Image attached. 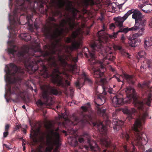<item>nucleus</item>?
<instances>
[{"instance_id":"nucleus-22","label":"nucleus","mask_w":152,"mask_h":152,"mask_svg":"<svg viewBox=\"0 0 152 152\" xmlns=\"http://www.w3.org/2000/svg\"><path fill=\"white\" fill-rule=\"evenodd\" d=\"M83 4L86 6H94L97 4L98 0H82Z\"/></svg>"},{"instance_id":"nucleus-11","label":"nucleus","mask_w":152,"mask_h":152,"mask_svg":"<svg viewBox=\"0 0 152 152\" xmlns=\"http://www.w3.org/2000/svg\"><path fill=\"white\" fill-rule=\"evenodd\" d=\"M5 71L7 75L13 76H15L16 74L22 75L25 73L24 69L20 67H18L13 63H10L9 67L6 65Z\"/></svg>"},{"instance_id":"nucleus-9","label":"nucleus","mask_w":152,"mask_h":152,"mask_svg":"<svg viewBox=\"0 0 152 152\" xmlns=\"http://www.w3.org/2000/svg\"><path fill=\"white\" fill-rule=\"evenodd\" d=\"M89 135L88 133H84L83 135L79 137L78 141L80 143L83 142L84 141V137H86L87 139V141L88 143V145L85 146V148L86 149L88 150H90L94 152H100V148L99 147L96 142L94 141L91 140L89 138Z\"/></svg>"},{"instance_id":"nucleus-1","label":"nucleus","mask_w":152,"mask_h":152,"mask_svg":"<svg viewBox=\"0 0 152 152\" xmlns=\"http://www.w3.org/2000/svg\"><path fill=\"white\" fill-rule=\"evenodd\" d=\"M72 1H68L65 10L71 12L73 18L68 17L67 20L63 19L60 25V30L57 29L53 34L47 27L44 29L45 37H49L53 40L54 42L52 43V48L50 46L45 45V47L50 51L44 52L40 48L37 51L34 49H30L28 47L25 48L22 51H18L16 50L17 47L14 45V58L19 62H22L28 70L35 72L37 70L40 71V74L45 78L50 77L52 82L56 84L58 86L63 88L65 91L68 86H70V83L67 80H65L63 76L60 75L62 73L66 78L70 80L71 76L66 71H69L73 74L76 68V63L77 61L78 57H74L71 55V52L79 48L81 44V41L77 40L76 39L77 34L73 32L70 37L66 38L65 42L67 43L72 42L70 46H65V52L67 55L63 54L61 55L62 50L56 49L57 46L59 45L60 39H58L64 31L63 28L68 23L70 30H72L78 24L75 21V19L77 15L76 12L78 10L72 7Z\"/></svg>"},{"instance_id":"nucleus-45","label":"nucleus","mask_w":152,"mask_h":152,"mask_svg":"<svg viewBox=\"0 0 152 152\" xmlns=\"http://www.w3.org/2000/svg\"><path fill=\"white\" fill-rule=\"evenodd\" d=\"M125 37L124 36V34H122L121 35V40L122 42H124L125 39Z\"/></svg>"},{"instance_id":"nucleus-54","label":"nucleus","mask_w":152,"mask_h":152,"mask_svg":"<svg viewBox=\"0 0 152 152\" xmlns=\"http://www.w3.org/2000/svg\"><path fill=\"white\" fill-rule=\"evenodd\" d=\"M61 106L60 105H58L56 107L57 109H58V108L61 107Z\"/></svg>"},{"instance_id":"nucleus-41","label":"nucleus","mask_w":152,"mask_h":152,"mask_svg":"<svg viewBox=\"0 0 152 152\" xmlns=\"http://www.w3.org/2000/svg\"><path fill=\"white\" fill-rule=\"evenodd\" d=\"M9 134V131H5V132L3 133V137L4 138L7 137L8 135Z\"/></svg>"},{"instance_id":"nucleus-51","label":"nucleus","mask_w":152,"mask_h":152,"mask_svg":"<svg viewBox=\"0 0 152 152\" xmlns=\"http://www.w3.org/2000/svg\"><path fill=\"white\" fill-rule=\"evenodd\" d=\"M78 142L77 140H76L75 142V146H76L78 145Z\"/></svg>"},{"instance_id":"nucleus-13","label":"nucleus","mask_w":152,"mask_h":152,"mask_svg":"<svg viewBox=\"0 0 152 152\" xmlns=\"http://www.w3.org/2000/svg\"><path fill=\"white\" fill-rule=\"evenodd\" d=\"M116 25L119 28V30L116 32L115 34L113 37H117V36L119 32H123L125 33H127L129 31H136L140 30L138 26H137L138 24L136 22H135L134 26L131 28H129L128 27L124 28L123 26H123L120 27L119 26H118V25L116 24V22L115 23Z\"/></svg>"},{"instance_id":"nucleus-30","label":"nucleus","mask_w":152,"mask_h":152,"mask_svg":"<svg viewBox=\"0 0 152 152\" xmlns=\"http://www.w3.org/2000/svg\"><path fill=\"white\" fill-rule=\"evenodd\" d=\"M53 15L54 16H58L59 15L60 16V18H61L62 16V13L61 10H57L54 12Z\"/></svg>"},{"instance_id":"nucleus-16","label":"nucleus","mask_w":152,"mask_h":152,"mask_svg":"<svg viewBox=\"0 0 152 152\" xmlns=\"http://www.w3.org/2000/svg\"><path fill=\"white\" fill-rule=\"evenodd\" d=\"M96 93V94L95 96L94 102L98 105H101L103 104L105 101V98L104 95L102 94H98V91L97 90V88H94Z\"/></svg>"},{"instance_id":"nucleus-14","label":"nucleus","mask_w":152,"mask_h":152,"mask_svg":"<svg viewBox=\"0 0 152 152\" xmlns=\"http://www.w3.org/2000/svg\"><path fill=\"white\" fill-rule=\"evenodd\" d=\"M8 90L10 94H15L16 95V100L19 99L20 98H22L24 95L23 91L18 86H15L12 89L10 87L9 88Z\"/></svg>"},{"instance_id":"nucleus-10","label":"nucleus","mask_w":152,"mask_h":152,"mask_svg":"<svg viewBox=\"0 0 152 152\" xmlns=\"http://www.w3.org/2000/svg\"><path fill=\"white\" fill-rule=\"evenodd\" d=\"M42 91V96L44 100L48 102L49 99H51L49 96V94L54 95H57L59 93L58 91L56 88L52 87L49 85H43L40 86Z\"/></svg>"},{"instance_id":"nucleus-31","label":"nucleus","mask_w":152,"mask_h":152,"mask_svg":"<svg viewBox=\"0 0 152 152\" xmlns=\"http://www.w3.org/2000/svg\"><path fill=\"white\" fill-rule=\"evenodd\" d=\"M60 118H63L66 121L69 120L68 115L66 113V112L64 113H62L61 115H60Z\"/></svg>"},{"instance_id":"nucleus-28","label":"nucleus","mask_w":152,"mask_h":152,"mask_svg":"<svg viewBox=\"0 0 152 152\" xmlns=\"http://www.w3.org/2000/svg\"><path fill=\"white\" fill-rule=\"evenodd\" d=\"M82 77L84 79L85 82H88L90 84H92L93 83L92 81L86 76V74L85 73H83L82 74Z\"/></svg>"},{"instance_id":"nucleus-58","label":"nucleus","mask_w":152,"mask_h":152,"mask_svg":"<svg viewBox=\"0 0 152 152\" xmlns=\"http://www.w3.org/2000/svg\"><path fill=\"white\" fill-rule=\"evenodd\" d=\"M26 144L23 143V142L22 143V145L23 146H24Z\"/></svg>"},{"instance_id":"nucleus-3","label":"nucleus","mask_w":152,"mask_h":152,"mask_svg":"<svg viewBox=\"0 0 152 152\" xmlns=\"http://www.w3.org/2000/svg\"><path fill=\"white\" fill-rule=\"evenodd\" d=\"M86 49L88 51V54L85 53V55L87 58H89V63L91 65H94V66H92V72L93 77L96 79V83L98 84L101 85L106 84L107 81L104 76V72H101L99 69H96L95 67L97 66V64H99L102 68H103V65L109 64L110 61H113L115 59V57L112 54L113 53L111 51L107 52L106 50H104L103 54L101 53V51H99L101 55L104 56L102 61H99L95 59V52L96 51L92 50L91 52L89 50L88 48H86Z\"/></svg>"},{"instance_id":"nucleus-44","label":"nucleus","mask_w":152,"mask_h":152,"mask_svg":"<svg viewBox=\"0 0 152 152\" xmlns=\"http://www.w3.org/2000/svg\"><path fill=\"white\" fill-rule=\"evenodd\" d=\"M28 26H29V30L31 31H34V28L33 27V25L31 24L28 23Z\"/></svg>"},{"instance_id":"nucleus-38","label":"nucleus","mask_w":152,"mask_h":152,"mask_svg":"<svg viewBox=\"0 0 152 152\" xmlns=\"http://www.w3.org/2000/svg\"><path fill=\"white\" fill-rule=\"evenodd\" d=\"M52 126V124L50 122L47 124L45 125V127L47 129H50Z\"/></svg>"},{"instance_id":"nucleus-35","label":"nucleus","mask_w":152,"mask_h":152,"mask_svg":"<svg viewBox=\"0 0 152 152\" xmlns=\"http://www.w3.org/2000/svg\"><path fill=\"white\" fill-rule=\"evenodd\" d=\"M10 125L9 124H6L5 126L4 130L5 131H9L10 128Z\"/></svg>"},{"instance_id":"nucleus-21","label":"nucleus","mask_w":152,"mask_h":152,"mask_svg":"<svg viewBox=\"0 0 152 152\" xmlns=\"http://www.w3.org/2000/svg\"><path fill=\"white\" fill-rule=\"evenodd\" d=\"M107 83L105 84L102 85V86L103 90L102 93L104 95L106 94L107 92L110 94H113V90L112 88L110 87L109 86H107Z\"/></svg>"},{"instance_id":"nucleus-47","label":"nucleus","mask_w":152,"mask_h":152,"mask_svg":"<svg viewBox=\"0 0 152 152\" xmlns=\"http://www.w3.org/2000/svg\"><path fill=\"white\" fill-rule=\"evenodd\" d=\"M149 26L151 28H152V18L151 19V21L149 24Z\"/></svg>"},{"instance_id":"nucleus-56","label":"nucleus","mask_w":152,"mask_h":152,"mask_svg":"<svg viewBox=\"0 0 152 152\" xmlns=\"http://www.w3.org/2000/svg\"><path fill=\"white\" fill-rule=\"evenodd\" d=\"M62 132L63 133H64V134H66V131L65 130L63 131Z\"/></svg>"},{"instance_id":"nucleus-49","label":"nucleus","mask_w":152,"mask_h":152,"mask_svg":"<svg viewBox=\"0 0 152 152\" xmlns=\"http://www.w3.org/2000/svg\"><path fill=\"white\" fill-rule=\"evenodd\" d=\"M145 152H152V149H149L146 150Z\"/></svg>"},{"instance_id":"nucleus-4","label":"nucleus","mask_w":152,"mask_h":152,"mask_svg":"<svg viewBox=\"0 0 152 152\" xmlns=\"http://www.w3.org/2000/svg\"><path fill=\"white\" fill-rule=\"evenodd\" d=\"M102 28V29L99 31L97 34L98 39L91 43V45L92 50L101 51V53L103 54L104 50H106V52H107L111 51V47H104L103 44L107 43L109 38L113 39L116 37H113L115 34L116 32H114L113 35H110L104 32L106 30V28L104 24H103Z\"/></svg>"},{"instance_id":"nucleus-59","label":"nucleus","mask_w":152,"mask_h":152,"mask_svg":"<svg viewBox=\"0 0 152 152\" xmlns=\"http://www.w3.org/2000/svg\"><path fill=\"white\" fill-rule=\"evenodd\" d=\"M25 150H26V148H25V146H23V150L24 151H25Z\"/></svg>"},{"instance_id":"nucleus-37","label":"nucleus","mask_w":152,"mask_h":152,"mask_svg":"<svg viewBox=\"0 0 152 152\" xmlns=\"http://www.w3.org/2000/svg\"><path fill=\"white\" fill-rule=\"evenodd\" d=\"M124 152H134L133 151H129L127 148V146L126 145H124L123 146Z\"/></svg>"},{"instance_id":"nucleus-60","label":"nucleus","mask_w":152,"mask_h":152,"mask_svg":"<svg viewBox=\"0 0 152 152\" xmlns=\"http://www.w3.org/2000/svg\"><path fill=\"white\" fill-rule=\"evenodd\" d=\"M23 131L24 133H26V130L25 129H24L23 130Z\"/></svg>"},{"instance_id":"nucleus-18","label":"nucleus","mask_w":152,"mask_h":152,"mask_svg":"<svg viewBox=\"0 0 152 152\" xmlns=\"http://www.w3.org/2000/svg\"><path fill=\"white\" fill-rule=\"evenodd\" d=\"M136 23L138 24L137 26L140 29V30L137 33L140 35H142L143 31L145 30L144 26L146 24V20H142L141 19L139 22H136Z\"/></svg>"},{"instance_id":"nucleus-27","label":"nucleus","mask_w":152,"mask_h":152,"mask_svg":"<svg viewBox=\"0 0 152 152\" xmlns=\"http://www.w3.org/2000/svg\"><path fill=\"white\" fill-rule=\"evenodd\" d=\"M58 1V8L60 9H64L65 4V2L64 0H57Z\"/></svg>"},{"instance_id":"nucleus-36","label":"nucleus","mask_w":152,"mask_h":152,"mask_svg":"<svg viewBox=\"0 0 152 152\" xmlns=\"http://www.w3.org/2000/svg\"><path fill=\"white\" fill-rule=\"evenodd\" d=\"M31 152H42L41 150L39 149L31 148Z\"/></svg>"},{"instance_id":"nucleus-53","label":"nucleus","mask_w":152,"mask_h":152,"mask_svg":"<svg viewBox=\"0 0 152 152\" xmlns=\"http://www.w3.org/2000/svg\"><path fill=\"white\" fill-rule=\"evenodd\" d=\"M12 42V41H9L8 42V43L9 45H10L11 44Z\"/></svg>"},{"instance_id":"nucleus-8","label":"nucleus","mask_w":152,"mask_h":152,"mask_svg":"<svg viewBox=\"0 0 152 152\" xmlns=\"http://www.w3.org/2000/svg\"><path fill=\"white\" fill-rule=\"evenodd\" d=\"M87 106H83L81 107V109L83 112L81 113L80 116L82 119L80 120L75 115L73 116L74 121L77 122L76 124H78L80 123L81 124V126H83L86 123H88L89 121L92 120V118L90 115H87L85 114L84 112H86L90 110V105L89 103H88L87 104Z\"/></svg>"},{"instance_id":"nucleus-34","label":"nucleus","mask_w":152,"mask_h":152,"mask_svg":"<svg viewBox=\"0 0 152 152\" xmlns=\"http://www.w3.org/2000/svg\"><path fill=\"white\" fill-rule=\"evenodd\" d=\"M116 25H116V24H115V25L114 24V23H112L110 25V29H111V30H114L115 28V26Z\"/></svg>"},{"instance_id":"nucleus-17","label":"nucleus","mask_w":152,"mask_h":152,"mask_svg":"<svg viewBox=\"0 0 152 152\" xmlns=\"http://www.w3.org/2000/svg\"><path fill=\"white\" fill-rule=\"evenodd\" d=\"M141 36L139 34L137 33L132 34V36L130 37L129 38V39L130 41L129 42L130 45L133 47L137 46L139 42L137 37Z\"/></svg>"},{"instance_id":"nucleus-42","label":"nucleus","mask_w":152,"mask_h":152,"mask_svg":"<svg viewBox=\"0 0 152 152\" xmlns=\"http://www.w3.org/2000/svg\"><path fill=\"white\" fill-rule=\"evenodd\" d=\"M145 62H146V64H147V66L148 68H150V64L151 63V61H150L149 60H146L145 61Z\"/></svg>"},{"instance_id":"nucleus-29","label":"nucleus","mask_w":152,"mask_h":152,"mask_svg":"<svg viewBox=\"0 0 152 152\" xmlns=\"http://www.w3.org/2000/svg\"><path fill=\"white\" fill-rule=\"evenodd\" d=\"M146 56V53L145 51L143 50H140L138 53L137 58L139 59L140 58H144Z\"/></svg>"},{"instance_id":"nucleus-33","label":"nucleus","mask_w":152,"mask_h":152,"mask_svg":"<svg viewBox=\"0 0 152 152\" xmlns=\"http://www.w3.org/2000/svg\"><path fill=\"white\" fill-rule=\"evenodd\" d=\"M75 85L77 88L79 89L82 86H81V84H80L78 79L77 80V81L75 83Z\"/></svg>"},{"instance_id":"nucleus-48","label":"nucleus","mask_w":152,"mask_h":152,"mask_svg":"<svg viewBox=\"0 0 152 152\" xmlns=\"http://www.w3.org/2000/svg\"><path fill=\"white\" fill-rule=\"evenodd\" d=\"M142 2L144 4H147L148 3V0H142Z\"/></svg>"},{"instance_id":"nucleus-26","label":"nucleus","mask_w":152,"mask_h":152,"mask_svg":"<svg viewBox=\"0 0 152 152\" xmlns=\"http://www.w3.org/2000/svg\"><path fill=\"white\" fill-rule=\"evenodd\" d=\"M151 39L150 38L146 39L144 42V47L145 48L152 45V43L151 42Z\"/></svg>"},{"instance_id":"nucleus-12","label":"nucleus","mask_w":152,"mask_h":152,"mask_svg":"<svg viewBox=\"0 0 152 152\" xmlns=\"http://www.w3.org/2000/svg\"><path fill=\"white\" fill-rule=\"evenodd\" d=\"M113 78L115 79L118 82H122L123 83L122 86L124 85V81H126L129 84L133 85L134 83L133 76L125 73H123V75H114L112 77L110 78V80Z\"/></svg>"},{"instance_id":"nucleus-15","label":"nucleus","mask_w":152,"mask_h":152,"mask_svg":"<svg viewBox=\"0 0 152 152\" xmlns=\"http://www.w3.org/2000/svg\"><path fill=\"white\" fill-rule=\"evenodd\" d=\"M113 119V129L115 131H118L124 125V122L116 118V115L115 113H113L112 114Z\"/></svg>"},{"instance_id":"nucleus-63","label":"nucleus","mask_w":152,"mask_h":152,"mask_svg":"<svg viewBox=\"0 0 152 152\" xmlns=\"http://www.w3.org/2000/svg\"><path fill=\"white\" fill-rule=\"evenodd\" d=\"M7 102H9V99H7Z\"/></svg>"},{"instance_id":"nucleus-40","label":"nucleus","mask_w":152,"mask_h":152,"mask_svg":"<svg viewBox=\"0 0 152 152\" xmlns=\"http://www.w3.org/2000/svg\"><path fill=\"white\" fill-rule=\"evenodd\" d=\"M48 19L50 21H51L56 22V20L53 17H49Z\"/></svg>"},{"instance_id":"nucleus-23","label":"nucleus","mask_w":152,"mask_h":152,"mask_svg":"<svg viewBox=\"0 0 152 152\" xmlns=\"http://www.w3.org/2000/svg\"><path fill=\"white\" fill-rule=\"evenodd\" d=\"M141 9L145 13L149 12L152 10V6L149 4L144 5L142 7Z\"/></svg>"},{"instance_id":"nucleus-2","label":"nucleus","mask_w":152,"mask_h":152,"mask_svg":"<svg viewBox=\"0 0 152 152\" xmlns=\"http://www.w3.org/2000/svg\"><path fill=\"white\" fill-rule=\"evenodd\" d=\"M142 92L143 100L141 101L138 99V96L134 89H126V98L124 99L119 97L118 96H114L112 99L113 105L115 107L123 104L125 102L130 103L132 102L134 106L140 111L138 113L134 108L126 109L124 110V114L127 116V119L130 121L135 118L134 115L137 116V118L135 121L132 127L133 134L130 137L126 132L123 133L121 137L128 142L131 140V144L133 146L134 151H136L134 145L141 146L146 145L148 142L146 135L141 131L142 125L144 124L146 119L148 116V107L145 104L148 106H151L152 98V89H140Z\"/></svg>"},{"instance_id":"nucleus-50","label":"nucleus","mask_w":152,"mask_h":152,"mask_svg":"<svg viewBox=\"0 0 152 152\" xmlns=\"http://www.w3.org/2000/svg\"><path fill=\"white\" fill-rule=\"evenodd\" d=\"M53 152H59V151H58V149L57 148H55L54 151Z\"/></svg>"},{"instance_id":"nucleus-19","label":"nucleus","mask_w":152,"mask_h":152,"mask_svg":"<svg viewBox=\"0 0 152 152\" xmlns=\"http://www.w3.org/2000/svg\"><path fill=\"white\" fill-rule=\"evenodd\" d=\"M39 132L40 130L39 129L37 130H33L32 134L31 133L30 134V137L34 144L37 143L38 142L37 137Z\"/></svg>"},{"instance_id":"nucleus-64","label":"nucleus","mask_w":152,"mask_h":152,"mask_svg":"<svg viewBox=\"0 0 152 152\" xmlns=\"http://www.w3.org/2000/svg\"><path fill=\"white\" fill-rule=\"evenodd\" d=\"M112 71H113V72H114V69H113V68H112Z\"/></svg>"},{"instance_id":"nucleus-43","label":"nucleus","mask_w":152,"mask_h":152,"mask_svg":"<svg viewBox=\"0 0 152 152\" xmlns=\"http://www.w3.org/2000/svg\"><path fill=\"white\" fill-rule=\"evenodd\" d=\"M21 126L19 124H17L16 125L14 129L15 131H16L17 130L19 129L20 127H21Z\"/></svg>"},{"instance_id":"nucleus-52","label":"nucleus","mask_w":152,"mask_h":152,"mask_svg":"<svg viewBox=\"0 0 152 152\" xmlns=\"http://www.w3.org/2000/svg\"><path fill=\"white\" fill-rule=\"evenodd\" d=\"M70 91H71V93H72V92H73L74 91V89L73 88H70Z\"/></svg>"},{"instance_id":"nucleus-5","label":"nucleus","mask_w":152,"mask_h":152,"mask_svg":"<svg viewBox=\"0 0 152 152\" xmlns=\"http://www.w3.org/2000/svg\"><path fill=\"white\" fill-rule=\"evenodd\" d=\"M132 13L133 14L132 15V18L135 19V22H139L142 18V14L137 10H130L125 14L123 17L118 16L117 17L114 18V20L116 21V24L121 27L123 26L124 22Z\"/></svg>"},{"instance_id":"nucleus-55","label":"nucleus","mask_w":152,"mask_h":152,"mask_svg":"<svg viewBox=\"0 0 152 152\" xmlns=\"http://www.w3.org/2000/svg\"><path fill=\"white\" fill-rule=\"evenodd\" d=\"M4 145L7 148H8L9 147L6 144H4Z\"/></svg>"},{"instance_id":"nucleus-7","label":"nucleus","mask_w":152,"mask_h":152,"mask_svg":"<svg viewBox=\"0 0 152 152\" xmlns=\"http://www.w3.org/2000/svg\"><path fill=\"white\" fill-rule=\"evenodd\" d=\"M58 128L55 130L56 132L52 131L51 135H48L47 137L46 145L48 146L45 149L46 152H51L53 149L54 145L60 139L59 133L57 132Z\"/></svg>"},{"instance_id":"nucleus-61","label":"nucleus","mask_w":152,"mask_h":152,"mask_svg":"<svg viewBox=\"0 0 152 152\" xmlns=\"http://www.w3.org/2000/svg\"><path fill=\"white\" fill-rule=\"evenodd\" d=\"M22 108H23V109H25L26 107H25V105H23L22 106Z\"/></svg>"},{"instance_id":"nucleus-32","label":"nucleus","mask_w":152,"mask_h":152,"mask_svg":"<svg viewBox=\"0 0 152 152\" xmlns=\"http://www.w3.org/2000/svg\"><path fill=\"white\" fill-rule=\"evenodd\" d=\"M121 54L123 56L130 58L129 57L130 55H129V53L126 52L124 50H121Z\"/></svg>"},{"instance_id":"nucleus-6","label":"nucleus","mask_w":152,"mask_h":152,"mask_svg":"<svg viewBox=\"0 0 152 152\" xmlns=\"http://www.w3.org/2000/svg\"><path fill=\"white\" fill-rule=\"evenodd\" d=\"M106 111V109L103 107L99 109L98 110V113L100 116H105L107 118V120L104 122H102L98 120L96 122L93 123L94 126H97L99 132L104 135L106 134V126L109 125L110 123V121L108 120L107 116L105 113Z\"/></svg>"},{"instance_id":"nucleus-24","label":"nucleus","mask_w":152,"mask_h":152,"mask_svg":"<svg viewBox=\"0 0 152 152\" xmlns=\"http://www.w3.org/2000/svg\"><path fill=\"white\" fill-rule=\"evenodd\" d=\"M36 104L40 110H42L47 107L46 104L42 101L40 99L38 100L36 102Z\"/></svg>"},{"instance_id":"nucleus-62","label":"nucleus","mask_w":152,"mask_h":152,"mask_svg":"<svg viewBox=\"0 0 152 152\" xmlns=\"http://www.w3.org/2000/svg\"><path fill=\"white\" fill-rule=\"evenodd\" d=\"M65 134V136H66L67 135V134L66 132V134Z\"/></svg>"},{"instance_id":"nucleus-20","label":"nucleus","mask_w":152,"mask_h":152,"mask_svg":"<svg viewBox=\"0 0 152 152\" xmlns=\"http://www.w3.org/2000/svg\"><path fill=\"white\" fill-rule=\"evenodd\" d=\"M99 143L101 145L102 147L103 148L110 147L111 142L110 140L107 138V136H105L104 138L100 139Z\"/></svg>"},{"instance_id":"nucleus-57","label":"nucleus","mask_w":152,"mask_h":152,"mask_svg":"<svg viewBox=\"0 0 152 152\" xmlns=\"http://www.w3.org/2000/svg\"><path fill=\"white\" fill-rule=\"evenodd\" d=\"M7 78L8 79V80H10V77L9 76H7Z\"/></svg>"},{"instance_id":"nucleus-46","label":"nucleus","mask_w":152,"mask_h":152,"mask_svg":"<svg viewBox=\"0 0 152 152\" xmlns=\"http://www.w3.org/2000/svg\"><path fill=\"white\" fill-rule=\"evenodd\" d=\"M116 48L118 50H121V51L122 50V47L120 46H116Z\"/></svg>"},{"instance_id":"nucleus-39","label":"nucleus","mask_w":152,"mask_h":152,"mask_svg":"<svg viewBox=\"0 0 152 152\" xmlns=\"http://www.w3.org/2000/svg\"><path fill=\"white\" fill-rule=\"evenodd\" d=\"M34 26L37 29L39 28V24L38 23H37V22L36 21H35L34 22Z\"/></svg>"},{"instance_id":"nucleus-25","label":"nucleus","mask_w":152,"mask_h":152,"mask_svg":"<svg viewBox=\"0 0 152 152\" xmlns=\"http://www.w3.org/2000/svg\"><path fill=\"white\" fill-rule=\"evenodd\" d=\"M28 35V34L26 33L22 34L19 35V37L21 38L22 40H24L26 41H28L31 39V37Z\"/></svg>"}]
</instances>
